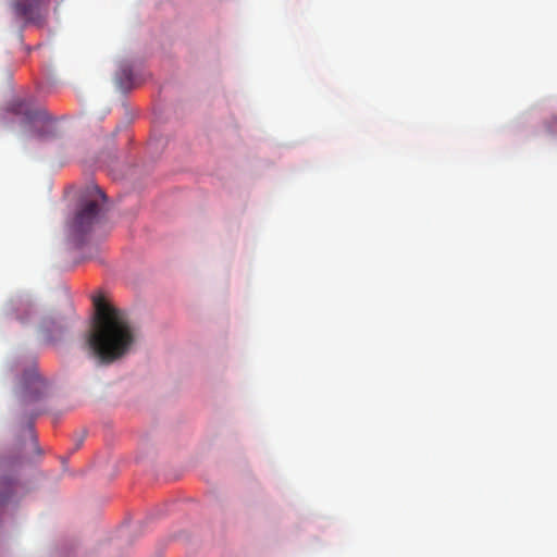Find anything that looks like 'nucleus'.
<instances>
[{"instance_id": "nucleus-1", "label": "nucleus", "mask_w": 557, "mask_h": 557, "mask_svg": "<svg viewBox=\"0 0 557 557\" xmlns=\"http://www.w3.org/2000/svg\"><path fill=\"white\" fill-rule=\"evenodd\" d=\"M96 314L88 345L103 363L125 356L136 339V331L126 313L102 298L95 299Z\"/></svg>"}, {"instance_id": "nucleus-2", "label": "nucleus", "mask_w": 557, "mask_h": 557, "mask_svg": "<svg viewBox=\"0 0 557 557\" xmlns=\"http://www.w3.org/2000/svg\"><path fill=\"white\" fill-rule=\"evenodd\" d=\"M106 201V194L97 185L90 184L85 187L78 208L69 223L70 234L77 244L84 242V236L99 221Z\"/></svg>"}, {"instance_id": "nucleus-3", "label": "nucleus", "mask_w": 557, "mask_h": 557, "mask_svg": "<svg viewBox=\"0 0 557 557\" xmlns=\"http://www.w3.org/2000/svg\"><path fill=\"white\" fill-rule=\"evenodd\" d=\"M8 111L22 116L23 123L32 126L37 137L54 136L50 115L44 108L36 106L33 99L15 98L9 103Z\"/></svg>"}, {"instance_id": "nucleus-4", "label": "nucleus", "mask_w": 557, "mask_h": 557, "mask_svg": "<svg viewBox=\"0 0 557 557\" xmlns=\"http://www.w3.org/2000/svg\"><path fill=\"white\" fill-rule=\"evenodd\" d=\"M47 389L46 381L35 369L24 373L21 381L20 395L24 404L34 403L44 397Z\"/></svg>"}, {"instance_id": "nucleus-5", "label": "nucleus", "mask_w": 557, "mask_h": 557, "mask_svg": "<svg viewBox=\"0 0 557 557\" xmlns=\"http://www.w3.org/2000/svg\"><path fill=\"white\" fill-rule=\"evenodd\" d=\"M40 0H20L15 4L16 13L26 21H34L38 16Z\"/></svg>"}, {"instance_id": "nucleus-6", "label": "nucleus", "mask_w": 557, "mask_h": 557, "mask_svg": "<svg viewBox=\"0 0 557 557\" xmlns=\"http://www.w3.org/2000/svg\"><path fill=\"white\" fill-rule=\"evenodd\" d=\"M547 133L550 135H557V114L552 115L545 123Z\"/></svg>"}, {"instance_id": "nucleus-7", "label": "nucleus", "mask_w": 557, "mask_h": 557, "mask_svg": "<svg viewBox=\"0 0 557 557\" xmlns=\"http://www.w3.org/2000/svg\"><path fill=\"white\" fill-rule=\"evenodd\" d=\"M53 324H54V321L52 320V318H45L42 320L41 327L46 332H51L53 330V327H52Z\"/></svg>"}, {"instance_id": "nucleus-8", "label": "nucleus", "mask_w": 557, "mask_h": 557, "mask_svg": "<svg viewBox=\"0 0 557 557\" xmlns=\"http://www.w3.org/2000/svg\"><path fill=\"white\" fill-rule=\"evenodd\" d=\"M120 76H122L123 78H125L127 82L131 81L132 78V72L129 69L125 67V69H122L121 70V73H120Z\"/></svg>"}]
</instances>
